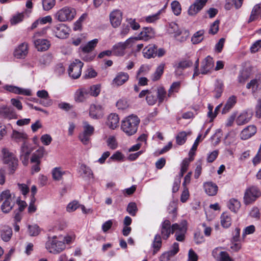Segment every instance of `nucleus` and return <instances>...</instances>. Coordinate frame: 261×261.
Returning <instances> with one entry per match:
<instances>
[{
  "label": "nucleus",
  "mask_w": 261,
  "mask_h": 261,
  "mask_svg": "<svg viewBox=\"0 0 261 261\" xmlns=\"http://www.w3.org/2000/svg\"><path fill=\"white\" fill-rule=\"evenodd\" d=\"M75 239L74 234L67 235L64 238L62 236H55L46 242V248L51 253L59 254L66 249V245H70Z\"/></svg>",
  "instance_id": "f257e3e1"
},
{
  "label": "nucleus",
  "mask_w": 261,
  "mask_h": 261,
  "mask_svg": "<svg viewBox=\"0 0 261 261\" xmlns=\"http://www.w3.org/2000/svg\"><path fill=\"white\" fill-rule=\"evenodd\" d=\"M140 123L137 115H128L122 122L121 129L128 136L135 134Z\"/></svg>",
  "instance_id": "f03ea898"
},
{
  "label": "nucleus",
  "mask_w": 261,
  "mask_h": 261,
  "mask_svg": "<svg viewBox=\"0 0 261 261\" xmlns=\"http://www.w3.org/2000/svg\"><path fill=\"white\" fill-rule=\"evenodd\" d=\"M199 59H197L195 63L193 77L199 75L200 73L205 74L211 72L213 69L214 62L213 59L210 56L206 57L201 62L200 72L198 69Z\"/></svg>",
  "instance_id": "7ed1b4c3"
},
{
  "label": "nucleus",
  "mask_w": 261,
  "mask_h": 261,
  "mask_svg": "<svg viewBox=\"0 0 261 261\" xmlns=\"http://www.w3.org/2000/svg\"><path fill=\"white\" fill-rule=\"evenodd\" d=\"M261 196V191L256 186H252L247 188L243 197V202L246 205L253 203Z\"/></svg>",
  "instance_id": "20e7f679"
},
{
  "label": "nucleus",
  "mask_w": 261,
  "mask_h": 261,
  "mask_svg": "<svg viewBox=\"0 0 261 261\" xmlns=\"http://www.w3.org/2000/svg\"><path fill=\"white\" fill-rule=\"evenodd\" d=\"M47 152L44 147H40L34 153H33L31 158V163L33 164L31 168L32 173L34 172H38L40 170V165L41 159Z\"/></svg>",
  "instance_id": "39448f33"
},
{
  "label": "nucleus",
  "mask_w": 261,
  "mask_h": 261,
  "mask_svg": "<svg viewBox=\"0 0 261 261\" xmlns=\"http://www.w3.org/2000/svg\"><path fill=\"white\" fill-rule=\"evenodd\" d=\"M2 153L4 155V162L9 167L10 174H13L18 167V161L14 154L10 152L7 148H3Z\"/></svg>",
  "instance_id": "423d86ee"
},
{
  "label": "nucleus",
  "mask_w": 261,
  "mask_h": 261,
  "mask_svg": "<svg viewBox=\"0 0 261 261\" xmlns=\"http://www.w3.org/2000/svg\"><path fill=\"white\" fill-rule=\"evenodd\" d=\"M134 44V39H132L131 37L124 42H118L112 47L113 55L116 56L122 57L125 55L126 49L130 48Z\"/></svg>",
  "instance_id": "0eeeda50"
},
{
  "label": "nucleus",
  "mask_w": 261,
  "mask_h": 261,
  "mask_svg": "<svg viewBox=\"0 0 261 261\" xmlns=\"http://www.w3.org/2000/svg\"><path fill=\"white\" fill-rule=\"evenodd\" d=\"M76 15L75 9L68 7H64L59 10L55 14V18L60 22L71 21Z\"/></svg>",
  "instance_id": "6e6552de"
},
{
  "label": "nucleus",
  "mask_w": 261,
  "mask_h": 261,
  "mask_svg": "<svg viewBox=\"0 0 261 261\" xmlns=\"http://www.w3.org/2000/svg\"><path fill=\"white\" fill-rule=\"evenodd\" d=\"M187 228V222L186 220H183L179 223L172 224V234L175 233V237L177 241H185Z\"/></svg>",
  "instance_id": "1a4fd4ad"
},
{
  "label": "nucleus",
  "mask_w": 261,
  "mask_h": 261,
  "mask_svg": "<svg viewBox=\"0 0 261 261\" xmlns=\"http://www.w3.org/2000/svg\"><path fill=\"white\" fill-rule=\"evenodd\" d=\"M246 88L251 90L255 97L261 96V74H257L246 84Z\"/></svg>",
  "instance_id": "9d476101"
},
{
  "label": "nucleus",
  "mask_w": 261,
  "mask_h": 261,
  "mask_svg": "<svg viewBox=\"0 0 261 261\" xmlns=\"http://www.w3.org/2000/svg\"><path fill=\"white\" fill-rule=\"evenodd\" d=\"M83 63L79 60H75L69 67L68 73L73 79H78L81 75Z\"/></svg>",
  "instance_id": "9b49d317"
},
{
  "label": "nucleus",
  "mask_w": 261,
  "mask_h": 261,
  "mask_svg": "<svg viewBox=\"0 0 261 261\" xmlns=\"http://www.w3.org/2000/svg\"><path fill=\"white\" fill-rule=\"evenodd\" d=\"M2 196L4 202L1 205V209L4 213H7L12 210L13 206L10 191L9 190L3 191Z\"/></svg>",
  "instance_id": "f8f14e48"
},
{
  "label": "nucleus",
  "mask_w": 261,
  "mask_h": 261,
  "mask_svg": "<svg viewBox=\"0 0 261 261\" xmlns=\"http://www.w3.org/2000/svg\"><path fill=\"white\" fill-rule=\"evenodd\" d=\"M155 36L154 30L150 27L143 28L142 31L140 33L138 37H131L134 39V42L135 43L138 40L148 41L153 38Z\"/></svg>",
  "instance_id": "ddd939ff"
},
{
  "label": "nucleus",
  "mask_w": 261,
  "mask_h": 261,
  "mask_svg": "<svg viewBox=\"0 0 261 261\" xmlns=\"http://www.w3.org/2000/svg\"><path fill=\"white\" fill-rule=\"evenodd\" d=\"M122 12L118 9L114 10L110 13V22L113 28H117L120 25L122 20Z\"/></svg>",
  "instance_id": "4468645a"
},
{
  "label": "nucleus",
  "mask_w": 261,
  "mask_h": 261,
  "mask_svg": "<svg viewBox=\"0 0 261 261\" xmlns=\"http://www.w3.org/2000/svg\"><path fill=\"white\" fill-rule=\"evenodd\" d=\"M53 31L57 37L65 39L68 37L70 29L65 24L59 23L54 27Z\"/></svg>",
  "instance_id": "2eb2a0df"
},
{
  "label": "nucleus",
  "mask_w": 261,
  "mask_h": 261,
  "mask_svg": "<svg viewBox=\"0 0 261 261\" xmlns=\"http://www.w3.org/2000/svg\"><path fill=\"white\" fill-rule=\"evenodd\" d=\"M161 234H160L164 240H167L170 237L171 233L172 234V225L169 220H165L162 223L161 226Z\"/></svg>",
  "instance_id": "dca6fc26"
},
{
  "label": "nucleus",
  "mask_w": 261,
  "mask_h": 261,
  "mask_svg": "<svg viewBox=\"0 0 261 261\" xmlns=\"http://www.w3.org/2000/svg\"><path fill=\"white\" fill-rule=\"evenodd\" d=\"M207 1L208 0H195L189 8L188 11L189 15L194 16L197 14L205 6Z\"/></svg>",
  "instance_id": "f3484780"
},
{
  "label": "nucleus",
  "mask_w": 261,
  "mask_h": 261,
  "mask_svg": "<svg viewBox=\"0 0 261 261\" xmlns=\"http://www.w3.org/2000/svg\"><path fill=\"white\" fill-rule=\"evenodd\" d=\"M94 131V128L92 126L85 124L84 126L83 133L79 135V138L81 142L84 144H88L90 141V137L93 134Z\"/></svg>",
  "instance_id": "a211bd4d"
},
{
  "label": "nucleus",
  "mask_w": 261,
  "mask_h": 261,
  "mask_svg": "<svg viewBox=\"0 0 261 261\" xmlns=\"http://www.w3.org/2000/svg\"><path fill=\"white\" fill-rule=\"evenodd\" d=\"M34 149V147L29 143L28 141L23 143L21 147V158L23 164H24V162H28L29 156Z\"/></svg>",
  "instance_id": "6ab92c4d"
},
{
  "label": "nucleus",
  "mask_w": 261,
  "mask_h": 261,
  "mask_svg": "<svg viewBox=\"0 0 261 261\" xmlns=\"http://www.w3.org/2000/svg\"><path fill=\"white\" fill-rule=\"evenodd\" d=\"M29 45L26 42L19 44L14 51V56L17 59H24L28 55Z\"/></svg>",
  "instance_id": "aec40b11"
},
{
  "label": "nucleus",
  "mask_w": 261,
  "mask_h": 261,
  "mask_svg": "<svg viewBox=\"0 0 261 261\" xmlns=\"http://www.w3.org/2000/svg\"><path fill=\"white\" fill-rule=\"evenodd\" d=\"M89 97V90L86 87L78 89L74 94V100L78 102H82Z\"/></svg>",
  "instance_id": "412c9836"
},
{
  "label": "nucleus",
  "mask_w": 261,
  "mask_h": 261,
  "mask_svg": "<svg viewBox=\"0 0 261 261\" xmlns=\"http://www.w3.org/2000/svg\"><path fill=\"white\" fill-rule=\"evenodd\" d=\"M212 255L214 258H217L218 261H234L227 252L220 251L219 248L213 250Z\"/></svg>",
  "instance_id": "4be33fe9"
},
{
  "label": "nucleus",
  "mask_w": 261,
  "mask_h": 261,
  "mask_svg": "<svg viewBox=\"0 0 261 261\" xmlns=\"http://www.w3.org/2000/svg\"><path fill=\"white\" fill-rule=\"evenodd\" d=\"M251 75L252 71L251 69H243L240 71L238 74L237 82L239 84L244 85L251 78Z\"/></svg>",
  "instance_id": "5701e85b"
},
{
  "label": "nucleus",
  "mask_w": 261,
  "mask_h": 261,
  "mask_svg": "<svg viewBox=\"0 0 261 261\" xmlns=\"http://www.w3.org/2000/svg\"><path fill=\"white\" fill-rule=\"evenodd\" d=\"M34 43L36 49L40 51H46L50 46V41L46 39H36L34 40Z\"/></svg>",
  "instance_id": "b1692460"
},
{
  "label": "nucleus",
  "mask_w": 261,
  "mask_h": 261,
  "mask_svg": "<svg viewBox=\"0 0 261 261\" xmlns=\"http://www.w3.org/2000/svg\"><path fill=\"white\" fill-rule=\"evenodd\" d=\"M257 131L256 127L253 125H249L244 129L240 133V138L242 140H247L254 136Z\"/></svg>",
  "instance_id": "393cba45"
},
{
  "label": "nucleus",
  "mask_w": 261,
  "mask_h": 261,
  "mask_svg": "<svg viewBox=\"0 0 261 261\" xmlns=\"http://www.w3.org/2000/svg\"><path fill=\"white\" fill-rule=\"evenodd\" d=\"M203 188L205 193L210 196L216 195L218 191V187L212 181H207L203 184Z\"/></svg>",
  "instance_id": "a878e982"
},
{
  "label": "nucleus",
  "mask_w": 261,
  "mask_h": 261,
  "mask_svg": "<svg viewBox=\"0 0 261 261\" xmlns=\"http://www.w3.org/2000/svg\"><path fill=\"white\" fill-rule=\"evenodd\" d=\"M129 76L126 72H120L118 73L116 77L113 80V85L120 86L123 85L129 79Z\"/></svg>",
  "instance_id": "bb28decb"
},
{
  "label": "nucleus",
  "mask_w": 261,
  "mask_h": 261,
  "mask_svg": "<svg viewBox=\"0 0 261 261\" xmlns=\"http://www.w3.org/2000/svg\"><path fill=\"white\" fill-rule=\"evenodd\" d=\"M157 53V46L153 44L146 46L143 50L144 57L147 59L154 58Z\"/></svg>",
  "instance_id": "cd10ccee"
},
{
  "label": "nucleus",
  "mask_w": 261,
  "mask_h": 261,
  "mask_svg": "<svg viewBox=\"0 0 261 261\" xmlns=\"http://www.w3.org/2000/svg\"><path fill=\"white\" fill-rule=\"evenodd\" d=\"M67 171L64 170L61 167H57L53 168L51 173L54 180L60 181L63 179V176L66 174Z\"/></svg>",
  "instance_id": "c85d7f7f"
},
{
  "label": "nucleus",
  "mask_w": 261,
  "mask_h": 261,
  "mask_svg": "<svg viewBox=\"0 0 261 261\" xmlns=\"http://www.w3.org/2000/svg\"><path fill=\"white\" fill-rule=\"evenodd\" d=\"M5 89L10 92L15 94H22L27 96L31 95V91L28 89H23L13 86H6Z\"/></svg>",
  "instance_id": "c756f323"
},
{
  "label": "nucleus",
  "mask_w": 261,
  "mask_h": 261,
  "mask_svg": "<svg viewBox=\"0 0 261 261\" xmlns=\"http://www.w3.org/2000/svg\"><path fill=\"white\" fill-rule=\"evenodd\" d=\"M220 222L222 226L225 228L229 227L232 223L231 215L227 212H224L220 217Z\"/></svg>",
  "instance_id": "7c9ffc66"
},
{
  "label": "nucleus",
  "mask_w": 261,
  "mask_h": 261,
  "mask_svg": "<svg viewBox=\"0 0 261 261\" xmlns=\"http://www.w3.org/2000/svg\"><path fill=\"white\" fill-rule=\"evenodd\" d=\"M37 96L42 99L41 103L44 106H48L51 105V100L49 98L48 92L45 90H39L37 92Z\"/></svg>",
  "instance_id": "2f4dec72"
},
{
  "label": "nucleus",
  "mask_w": 261,
  "mask_h": 261,
  "mask_svg": "<svg viewBox=\"0 0 261 261\" xmlns=\"http://www.w3.org/2000/svg\"><path fill=\"white\" fill-rule=\"evenodd\" d=\"M193 64V62L189 59H182L179 61L175 65L176 72L178 71L184 70L188 67H191Z\"/></svg>",
  "instance_id": "473e14b6"
},
{
  "label": "nucleus",
  "mask_w": 261,
  "mask_h": 261,
  "mask_svg": "<svg viewBox=\"0 0 261 261\" xmlns=\"http://www.w3.org/2000/svg\"><path fill=\"white\" fill-rule=\"evenodd\" d=\"M241 206L240 201L236 198H231L228 202L227 206L229 209L234 213H237Z\"/></svg>",
  "instance_id": "72a5a7b5"
},
{
  "label": "nucleus",
  "mask_w": 261,
  "mask_h": 261,
  "mask_svg": "<svg viewBox=\"0 0 261 261\" xmlns=\"http://www.w3.org/2000/svg\"><path fill=\"white\" fill-rule=\"evenodd\" d=\"M156 94L157 99L159 104L163 103L164 100H167V98H169L168 95H167V92L165 89L162 86L157 88Z\"/></svg>",
  "instance_id": "f704fd0d"
},
{
  "label": "nucleus",
  "mask_w": 261,
  "mask_h": 261,
  "mask_svg": "<svg viewBox=\"0 0 261 261\" xmlns=\"http://www.w3.org/2000/svg\"><path fill=\"white\" fill-rule=\"evenodd\" d=\"M119 122L118 115H109L107 124L110 128L114 129L118 126Z\"/></svg>",
  "instance_id": "c9c22d12"
},
{
  "label": "nucleus",
  "mask_w": 261,
  "mask_h": 261,
  "mask_svg": "<svg viewBox=\"0 0 261 261\" xmlns=\"http://www.w3.org/2000/svg\"><path fill=\"white\" fill-rule=\"evenodd\" d=\"M165 65L164 63H161L156 68L155 71L151 76V79L153 81H158L163 75Z\"/></svg>",
  "instance_id": "e433bc0d"
},
{
  "label": "nucleus",
  "mask_w": 261,
  "mask_h": 261,
  "mask_svg": "<svg viewBox=\"0 0 261 261\" xmlns=\"http://www.w3.org/2000/svg\"><path fill=\"white\" fill-rule=\"evenodd\" d=\"M12 230L11 227L5 226L1 231V238L5 242L9 241L11 238Z\"/></svg>",
  "instance_id": "4c0bfd02"
},
{
  "label": "nucleus",
  "mask_w": 261,
  "mask_h": 261,
  "mask_svg": "<svg viewBox=\"0 0 261 261\" xmlns=\"http://www.w3.org/2000/svg\"><path fill=\"white\" fill-rule=\"evenodd\" d=\"M190 134L185 131L178 133L175 137L176 144L179 146L184 144L187 140V136Z\"/></svg>",
  "instance_id": "58836bf2"
},
{
  "label": "nucleus",
  "mask_w": 261,
  "mask_h": 261,
  "mask_svg": "<svg viewBox=\"0 0 261 261\" xmlns=\"http://www.w3.org/2000/svg\"><path fill=\"white\" fill-rule=\"evenodd\" d=\"M12 138L16 142H23L28 141L27 135L22 132H19L16 130H14L12 135Z\"/></svg>",
  "instance_id": "ea45409f"
},
{
  "label": "nucleus",
  "mask_w": 261,
  "mask_h": 261,
  "mask_svg": "<svg viewBox=\"0 0 261 261\" xmlns=\"http://www.w3.org/2000/svg\"><path fill=\"white\" fill-rule=\"evenodd\" d=\"M162 238L159 234H157L155 236L152 245L153 249V254L156 253L160 250L162 245Z\"/></svg>",
  "instance_id": "a19ab883"
},
{
  "label": "nucleus",
  "mask_w": 261,
  "mask_h": 261,
  "mask_svg": "<svg viewBox=\"0 0 261 261\" xmlns=\"http://www.w3.org/2000/svg\"><path fill=\"white\" fill-rule=\"evenodd\" d=\"M161 14V10H160L155 14L143 17L141 19L142 21H144L149 23H155L160 19Z\"/></svg>",
  "instance_id": "79ce46f5"
},
{
  "label": "nucleus",
  "mask_w": 261,
  "mask_h": 261,
  "mask_svg": "<svg viewBox=\"0 0 261 261\" xmlns=\"http://www.w3.org/2000/svg\"><path fill=\"white\" fill-rule=\"evenodd\" d=\"M237 101V98L234 96L230 97L227 101L226 105L222 110V114H225L229 112V111L234 106Z\"/></svg>",
  "instance_id": "37998d69"
},
{
  "label": "nucleus",
  "mask_w": 261,
  "mask_h": 261,
  "mask_svg": "<svg viewBox=\"0 0 261 261\" xmlns=\"http://www.w3.org/2000/svg\"><path fill=\"white\" fill-rule=\"evenodd\" d=\"M260 9L261 4H259L254 6L251 11L250 18L248 20V22H251L257 19Z\"/></svg>",
  "instance_id": "c03bdc74"
},
{
  "label": "nucleus",
  "mask_w": 261,
  "mask_h": 261,
  "mask_svg": "<svg viewBox=\"0 0 261 261\" xmlns=\"http://www.w3.org/2000/svg\"><path fill=\"white\" fill-rule=\"evenodd\" d=\"M180 88V82H176L172 83L168 91V97L175 96L174 93H178Z\"/></svg>",
  "instance_id": "a18cd8bd"
},
{
  "label": "nucleus",
  "mask_w": 261,
  "mask_h": 261,
  "mask_svg": "<svg viewBox=\"0 0 261 261\" xmlns=\"http://www.w3.org/2000/svg\"><path fill=\"white\" fill-rule=\"evenodd\" d=\"M181 31L176 23L171 22L169 24L168 32L170 34H173L175 38L179 37V33Z\"/></svg>",
  "instance_id": "49530a36"
},
{
  "label": "nucleus",
  "mask_w": 261,
  "mask_h": 261,
  "mask_svg": "<svg viewBox=\"0 0 261 261\" xmlns=\"http://www.w3.org/2000/svg\"><path fill=\"white\" fill-rule=\"evenodd\" d=\"M204 31L203 30H199L194 34L191 38L192 42L196 44L201 42L203 39V35Z\"/></svg>",
  "instance_id": "de8ad7c7"
},
{
  "label": "nucleus",
  "mask_w": 261,
  "mask_h": 261,
  "mask_svg": "<svg viewBox=\"0 0 261 261\" xmlns=\"http://www.w3.org/2000/svg\"><path fill=\"white\" fill-rule=\"evenodd\" d=\"M224 85L220 80H217L215 84V88L214 92L215 93V97L217 98H219L223 91Z\"/></svg>",
  "instance_id": "09e8293b"
},
{
  "label": "nucleus",
  "mask_w": 261,
  "mask_h": 261,
  "mask_svg": "<svg viewBox=\"0 0 261 261\" xmlns=\"http://www.w3.org/2000/svg\"><path fill=\"white\" fill-rule=\"evenodd\" d=\"M89 90V96L97 97L101 91V86L99 84L93 85L90 87H86Z\"/></svg>",
  "instance_id": "8fccbe9b"
},
{
  "label": "nucleus",
  "mask_w": 261,
  "mask_h": 261,
  "mask_svg": "<svg viewBox=\"0 0 261 261\" xmlns=\"http://www.w3.org/2000/svg\"><path fill=\"white\" fill-rule=\"evenodd\" d=\"M98 43V39H95L88 43L87 45L82 47V50L84 53L91 51L96 46Z\"/></svg>",
  "instance_id": "3c124183"
},
{
  "label": "nucleus",
  "mask_w": 261,
  "mask_h": 261,
  "mask_svg": "<svg viewBox=\"0 0 261 261\" xmlns=\"http://www.w3.org/2000/svg\"><path fill=\"white\" fill-rule=\"evenodd\" d=\"M138 210L136 203L133 202L128 203L126 207V211L133 217H134L136 215Z\"/></svg>",
  "instance_id": "603ef678"
},
{
  "label": "nucleus",
  "mask_w": 261,
  "mask_h": 261,
  "mask_svg": "<svg viewBox=\"0 0 261 261\" xmlns=\"http://www.w3.org/2000/svg\"><path fill=\"white\" fill-rule=\"evenodd\" d=\"M248 115H238L236 118V123L239 125L245 124L249 122L251 120V117H248Z\"/></svg>",
  "instance_id": "864d4df0"
},
{
  "label": "nucleus",
  "mask_w": 261,
  "mask_h": 261,
  "mask_svg": "<svg viewBox=\"0 0 261 261\" xmlns=\"http://www.w3.org/2000/svg\"><path fill=\"white\" fill-rule=\"evenodd\" d=\"M171 6L172 10L175 15H178L181 13V5L178 1H175L172 2Z\"/></svg>",
  "instance_id": "5fc2aeb1"
},
{
  "label": "nucleus",
  "mask_w": 261,
  "mask_h": 261,
  "mask_svg": "<svg viewBox=\"0 0 261 261\" xmlns=\"http://www.w3.org/2000/svg\"><path fill=\"white\" fill-rule=\"evenodd\" d=\"M150 70V68L149 66L147 65H141L137 72L136 77H138L141 75H145L147 74Z\"/></svg>",
  "instance_id": "6e6d98bb"
},
{
  "label": "nucleus",
  "mask_w": 261,
  "mask_h": 261,
  "mask_svg": "<svg viewBox=\"0 0 261 261\" xmlns=\"http://www.w3.org/2000/svg\"><path fill=\"white\" fill-rule=\"evenodd\" d=\"M191 162L189 161V160L184 159L181 164V168L180 171V176L182 177L184 174L187 171L190 164Z\"/></svg>",
  "instance_id": "4d7b16f0"
},
{
  "label": "nucleus",
  "mask_w": 261,
  "mask_h": 261,
  "mask_svg": "<svg viewBox=\"0 0 261 261\" xmlns=\"http://www.w3.org/2000/svg\"><path fill=\"white\" fill-rule=\"evenodd\" d=\"M220 24V20H215L211 25H210V28L208 30V33L212 35H215L219 31V26Z\"/></svg>",
  "instance_id": "13d9d810"
},
{
  "label": "nucleus",
  "mask_w": 261,
  "mask_h": 261,
  "mask_svg": "<svg viewBox=\"0 0 261 261\" xmlns=\"http://www.w3.org/2000/svg\"><path fill=\"white\" fill-rule=\"evenodd\" d=\"M56 4V0H43L42 5L43 9L48 11L52 9Z\"/></svg>",
  "instance_id": "bf43d9fd"
},
{
  "label": "nucleus",
  "mask_w": 261,
  "mask_h": 261,
  "mask_svg": "<svg viewBox=\"0 0 261 261\" xmlns=\"http://www.w3.org/2000/svg\"><path fill=\"white\" fill-rule=\"evenodd\" d=\"M107 143L109 147L111 149H115L118 146L116 139L114 136H110L107 140Z\"/></svg>",
  "instance_id": "052dcab7"
},
{
  "label": "nucleus",
  "mask_w": 261,
  "mask_h": 261,
  "mask_svg": "<svg viewBox=\"0 0 261 261\" xmlns=\"http://www.w3.org/2000/svg\"><path fill=\"white\" fill-rule=\"evenodd\" d=\"M147 102L149 105H154L158 101L157 97L151 91L146 97Z\"/></svg>",
  "instance_id": "680f3d73"
},
{
  "label": "nucleus",
  "mask_w": 261,
  "mask_h": 261,
  "mask_svg": "<svg viewBox=\"0 0 261 261\" xmlns=\"http://www.w3.org/2000/svg\"><path fill=\"white\" fill-rule=\"evenodd\" d=\"M29 232L31 236H37L40 232V229L37 225L29 226Z\"/></svg>",
  "instance_id": "e2e57ef3"
},
{
  "label": "nucleus",
  "mask_w": 261,
  "mask_h": 261,
  "mask_svg": "<svg viewBox=\"0 0 261 261\" xmlns=\"http://www.w3.org/2000/svg\"><path fill=\"white\" fill-rule=\"evenodd\" d=\"M177 206L178 204L177 202L172 201L170 202L168 210L169 213H172L173 214V217L175 218L176 217L177 214Z\"/></svg>",
  "instance_id": "0e129e2a"
},
{
  "label": "nucleus",
  "mask_w": 261,
  "mask_h": 261,
  "mask_svg": "<svg viewBox=\"0 0 261 261\" xmlns=\"http://www.w3.org/2000/svg\"><path fill=\"white\" fill-rule=\"evenodd\" d=\"M24 18L23 13H18L13 16L11 18L10 22L11 24H16L21 21H22Z\"/></svg>",
  "instance_id": "69168bd1"
},
{
  "label": "nucleus",
  "mask_w": 261,
  "mask_h": 261,
  "mask_svg": "<svg viewBox=\"0 0 261 261\" xmlns=\"http://www.w3.org/2000/svg\"><path fill=\"white\" fill-rule=\"evenodd\" d=\"M126 21L128 23L129 27L134 30H138L140 28V24L136 21L135 19H133L132 18H127L126 19Z\"/></svg>",
  "instance_id": "338daca9"
},
{
  "label": "nucleus",
  "mask_w": 261,
  "mask_h": 261,
  "mask_svg": "<svg viewBox=\"0 0 261 261\" xmlns=\"http://www.w3.org/2000/svg\"><path fill=\"white\" fill-rule=\"evenodd\" d=\"M128 106V101L126 99H120L116 103V107L120 110H125L127 109Z\"/></svg>",
  "instance_id": "774afa93"
}]
</instances>
